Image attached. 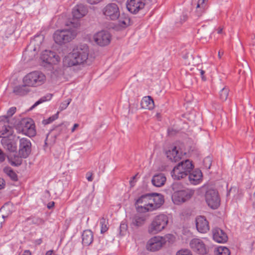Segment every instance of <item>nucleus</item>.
Masks as SVG:
<instances>
[{"instance_id": "nucleus-1", "label": "nucleus", "mask_w": 255, "mask_h": 255, "mask_svg": "<svg viewBox=\"0 0 255 255\" xmlns=\"http://www.w3.org/2000/svg\"><path fill=\"white\" fill-rule=\"evenodd\" d=\"M88 56V46L85 44L80 45L65 56L63 61V65L67 67L82 65L86 62Z\"/></svg>"}, {"instance_id": "nucleus-2", "label": "nucleus", "mask_w": 255, "mask_h": 255, "mask_svg": "<svg viewBox=\"0 0 255 255\" xmlns=\"http://www.w3.org/2000/svg\"><path fill=\"white\" fill-rule=\"evenodd\" d=\"M193 168L192 162L190 160H183L174 167L171 172V176L175 180H180L188 176Z\"/></svg>"}, {"instance_id": "nucleus-3", "label": "nucleus", "mask_w": 255, "mask_h": 255, "mask_svg": "<svg viewBox=\"0 0 255 255\" xmlns=\"http://www.w3.org/2000/svg\"><path fill=\"white\" fill-rule=\"evenodd\" d=\"M168 223V218L161 214L156 216L148 227V231L150 234H156L162 231Z\"/></svg>"}, {"instance_id": "nucleus-4", "label": "nucleus", "mask_w": 255, "mask_h": 255, "mask_svg": "<svg viewBox=\"0 0 255 255\" xmlns=\"http://www.w3.org/2000/svg\"><path fill=\"white\" fill-rule=\"evenodd\" d=\"M76 35L75 29L57 30L53 34V38L57 44L62 45L71 41Z\"/></svg>"}, {"instance_id": "nucleus-5", "label": "nucleus", "mask_w": 255, "mask_h": 255, "mask_svg": "<svg viewBox=\"0 0 255 255\" xmlns=\"http://www.w3.org/2000/svg\"><path fill=\"white\" fill-rule=\"evenodd\" d=\"M45 76L39 71L28 73L23 79V83L28 87H37L44 83Z\"/></svg>"}, {"instance_id": "nucleus-6", "label": "nucleus", "mask_w": 255, "mask_h": 255, "mask_svg": "<svg viewBox=\"0 0 255 255\" xmlns=\"http://www.w3.org/2000/svg\"><path fill=\"white\" fill-rule=\"evenodd\" d=\"M87 13V8L82 4H77L72 10V15L73 18L69 21V23H67L68 26H72L74 28H77L80 25L79 19L84 16Z\"/></svg>"}, {"instance_id": "nucleus-7", "label": "nucleus", "mask_w": 255, "mask_h": 255, "mask_svg": "<svg viewBox=\"0 0 255 255\" xmlns=\"http://www.w3.org/2000/svg\"><path fill=\"white\" fill-rule=\"evenodd\" d=\"M205 200L208 205L212 209H217L220 205L219 193L216 189H208L205 193Z\"/></svg>"}, {"instance_id": "nucleus-8", "label": "nucleus", "mask_w": 255, "mask_h": 255, "mask_svg": "<svg viewBox=\"0 0 255 255\" xmlns=\"http://www.w3.org/2000/svg\"><path fill=\"white\" fill-rule=\"evenodd\" d=\"M31 152L30 140L25 137L21 138L19 141L18 155L20 158H27Z\"/></svg>"}, {"instance_id": "nucleus-9", "label": "nucleus", "mask_w": 255, "mask_h": 255, "mask_svg": "<svg viewBox=\"0 0 255 255\" xmlns=\"http://www.w3.org/2000/svg\"><path fill=\"white\" fill-rule=\"evenodd\" d=\"M103 13L107 18L112 20H116L120 16L118 5L113 3L108 4L104 8Z\"/></svg>"}, {"instance_id": "nucleus-10", "label": "nucleus", "mask_w": 255, "mask_h": 255, "mask_svg": "<svg viewBox=\"0 0 255 255\" xmlns=\"http://www.w3.org/2000/svg\"><path fill=\"white\" fill-rule=\"evenodd\" d=\"M194 192L189 189H183L177 193H173L172 200L175 203H183L190 199L193 196Z\"/></svg>"}, {"instance_id": "nucleus-11", "label": "nucleus", "mask_w": 255, "mask_h": 255, "mask_svg": "<svg viewBox=\"0 0 255 255\" xmlns=\"http://www.w3.org/2000/svg\"><path fill=\"white\" fill-rule=\"evenodd\" d=\"M94 39L97 44L101 46H105L110 43L111 35L109 31L102 30L94 35Z\"/></svg>"}, {"instance_id": "nucleus-12", "label": "nucleus", "mask_w": 255, "mask_h": 255, "mask_svg": "<svg viewBox=\"0 0 255 255\" xmlns=\"http://www.w3.org/2000/svg\"><path fill=\"white\" fill-rule=\"evenodd\" d=\"M66 131L67 127L65 125L62 124L56 126L55 128L51 129L50 131L47 134V136L45 140L44 146H46L48 144L47 140L49 135H51V136L53 138L52 141L50 143L54 144L56 141V138L58 137H59L60 135L65 133Z\"/></svg>"}, {"instance_id": "nucleus-13", "label": "nucleus", "mask_w": 255, "mask_h": 255, "mask_svg": "<svg viewBox=\"0 0 255 255\" xmlns=\"http://www.w3.org/2000/svg\"><path fill=\"white\" fill-rule=\"evenodd\" d=\"M189 247L194 252L204 255L207 253L206 246L202 240L198 238H194L189 242Z\"/></svg>"}, {"instance_id": "nucleus-14", "label": "nucleus", "mask_w": 255, "mask_h": 255, "mask_svg": "<svg viewBox=\"0 0 255 255\" xmlns=\"http://www.w3.org/2000/svg\"><path fill=\"white\" fill-rule=\"evenodd\" d=\"M145 6L144 0H128L127 7L129 11L133 14L142 10Z\"/></svg>"}, {"instance_id": "nucleus-15", "label": "nucleus", "mask_w": 255, "mask_h": 255, "mask_svg": "<svg viewBox=\"0 0 255 255\" xmlns=\"http://www.w3.org/2000/svg\"><path fill=\"white\" fill-rule=\"evenodd\" d=\"M43 62L48 64H55L59 60V57L55 52L50 50L44 51L40 56Z\"/></svg>"}, {"instance_id": "nucleus-16", "label": "nucleus", "mask_w": 255, "mask_h": 255, "mask_svg": "<svg viewBox=\"0 0 255 255\" xmlns=\"http://www.w3.org/2000/svg\"><path fill=\"white\" fill-rule=\"evenodd\" d=\"M164 245L162 241V237L156 236L150 239L146 245L148 250L151 252H156L159 250Z\"/></svg>"}, {"instance_id": "nucleus-17", "label": "nucleus", "mask_w": 255, "mask_h": 255, "mask_svg": "<svg viewBox=\"0 0 255 255\" xmlns=\"http://www.w3.org/2000/svg\"><path fill=\"white\" fill-rule=\"evenodd\" d=\"M151 196L149 193L145 194L140 196L135 201V206L136 211L140 213H145L144 208H147L148 198Z\"/></svg>"}, {"instance_id": "nucleus-18", "label": "nucleus", "mask_w": 255, "mask_h": 255, "mask_svg": "<svg viewBox=\"0 0 255 255\" xmlns=\"http://www.w3.org/2000/svg\"><path fill=\"white\" fill-rule=\"evenodd\" d=\"M213 240L218 243H225L228 237L227 234L219 228H215L212 230Z\"/></svg>"}, {"instance_id": "nucleus-19", "label": "nucleus", "mask_w": 255, "mask_h": 255, "mask_svg": "<svg viewBox=\"0 0 255 255\" xmlns=\"http://www.w3.org/2000/svg\"><path fill=\"white\" fill-rule=\"evenodd\" d=\"M196 226L198 231L205 234L209 231V223L204 216H199L196 219Z\"/></svg>"}, {"instance_id": "nucleus-20", "label": "nucleus", "mask_w": 255, "mask_h": 255, "mask_svg": "<svg viewBox=\"0 0 255 255\" xmlns=\"http://www.w3.org/2000/svg\"><path fill=\"white\" fill-rule=\"evenodd\" d=\"M188 176L190 183L193 185L198 184L202 179V173L198 169H196L192 172H190Z\"/></svg>"}, {"instance_id": "nucleus-21", "label": "nucleus", "mask_w": 255, "mask_h": 255, "mask_svg": "<svg viewBox=\"0 0 255 255\" xmlns=\"http://www.w3.org/2000/svg\"><path fill=\"white\" fill-rule=\"evenodd\" d=\"M167 157L172 162H176L181 158L177 147L174 146L166 152Z\"/></svg>"}, {"instance_id": "nucleus-22", "label": "nucleus", "mask_w": 255, "mask_h": 255, "mask_svg": "<svg viewBox=\"0 0 255 255\" xmlns=\"http://www.w3.org/2000/svg\"><path fill=\"white\" fill-rule=\"evenodd\" d=\"M166 178L162 173L158 174L153 176L151 182L156 187H161L164 185Z\"/></svg>"}, {"instance_id": "nucleus-23", "label": "nucleus", "mask_w": 255, "mask_h": 255, "mask_svg": "<svg viewBox=\"0 0 255 255\" xmlns=\"http://www.w3.org/2000/svg\"><path fill=\"white\" fill-rule=\"evenodd\" d=\"M93 241V234L91 230H85L82 234V244L84 246H88Z\"/></svg>"}, {"instance_id": "nucleus-24", "label": "nucleus", "mask_w": 255, "mask_h": 255, "mask_svg": "<svg viewBox=\"0 0 255 255\" xmlns=\"http://www.w3.org/2000/svg\"><path fill=\"white\" fill-rule=\"evenodd\" d=\"M140 105L143 109L148 110H152L154 107V101L150 96L143 97Z\"/></svg>"}, {"instance_id": "nucleus-25", "label": "nucleus", "mask_w": 255, "mask_h": 255, "mask_svg": "<svg viewBox=\"0 0 255 255\" xmlns=\"http://www.w3.org/2000/svg\"><path fill=\"white\" fill-rule=\"evenodd\" d=\"M25 123V126L22 129L24 133L29 137H32L36 134V131L34 128V125L30 122L26 121Z\"/></svg>"}, {"instance_id": "nucleus-26", "label": "nucleus", "mask_w": 255, "mask_h": 255, "mask_svg": "<svg viewBox=\"0 0 255 255\" xmlns=\"http://www.w3.org/2000/svg\"><path fill=\"white\" fill-rule=\"evenodd\" d=\"M1 142L4 147L10 152H16L17 151V146L15 142L10 141L7 138H2Z\"/></svg>"}, {"instance_id": "nucleus-27", "label": "nucleus", "mask_w": 255, "mask_h": 255, "mask_svg": "<svg viewBox=\"0 0 255 255\" xmlns=\"http://www.w3.org/2000/svg\"><path fill=\"white\" fill-rule=\"evenodd\" d=\"M146 220L145 216L135 215L132 218V224L136 227H139L144 224Z\"/></svg>"}, {"instance_id": "nucleus-28", "label": "nucleus", "mask_w": 255, "mask_h": 255, "mask_svg": "<svg viewBox=\"0 0 255 255\" xmlns=\"http://www.w3.org/2000/svg\"><path fill=\"white\" fill-rule=\"evenodd\" d=\"M153 200H154V207L156 209L159 208L164 203V199L162 195L156 193H152Z\"/></svg>"}, {"instance_id": "nucleus-29", "label": "nucleus", "mask_w": 255, "mask_h": 255, "mask_svg": "<svg viewBox=\"0 0 255 255\" xmlns=\"http://www.w3.org/2000/svg\"><path fill=\"white\" fill-rule=\"evenodd\" d=\"M28 86L25 85L15 87L13 89V93L19 96H24L26 95L29 91L30 89Z\"/></svg>"}, {"instance_id": "nucleus-30", "label": "nucleus", "mask_w": 255, "mask_h": 255, "mask_svg": "<svg viewBox=\"0 0 255 255\" xmlns=\"http://www.w3.org/2000/svg\"><path fill=\"white\" fill-rule=\"evenodd\" d=\"M13 133V130L10 126H4L1 131H0V137L7 138V137L11 135Z\"/></svg>"}, {"instance_id": "nucleus-31", "label": "nucleus", "mask_w": 255, "mask_h": 255, "mask_svg": "<svg viewBox=\"0 0 255 255\" xmlns=\"http://www.w3.org/2000/svg\"><path fill=\"white\" fill-rule=\"evenodd\" d=\"M4 172L8 176L10 179L14 181H17L18 178L16 173L10 167H6L3 169Z\"/></svg>"}, {"instance_id": "nucleus-32", "label": "nucleus", "mask_w": 255, "mask_h": 255, "mask_svg": "<svg viewBox=\"0 0 255 255\" xmlns=\"http://www.w3.org/2000/svg\"><path fill=\"white\" fill-rule=\"evenodd\" d=\"M150 195V197L148 198V201L147 208H144V211L149 212L156 210L155 207H154V200H153V195L152 193H149Z\"/></svg>"}, {"instance_id": "nucleus-33", "label": "nucleus", "mask_w": 255, "mask_h": 255, "mask_svg": "<svg viewBox=\"0 0 255 255\" xmlns=\"http://www.w3.org/2000/svg\"><path fill=\"white\" fill-rule=\"evenodd\" d=\"M119 25L122 27H126L130 24V19L127 16L120 17L119 20Z\"/></svg>"}, {"instance_id": "nucleus-34", "label": "nucleus", "mask_w": 255, "mask_h": 255, "mask_svg": "<svg viewBox=\"0 0 255 255\" xmlns=\"http://www.w3.org/2000/svg\"><path fill=\"white\" fill-rule=\"evenodd\" d=\"M108 224V220H106L105 218L102 217L100 219L101 233L102 234H103L108 231L109 229Z\"/></svg>"}, {"instance_id": "nucleus-35", "label": "nucleus", "mask_w": 255, "mask_h": 255, "mask_svg": "<svg viewBox=\"0 0 255 255\" xmlns=\"http://www.w3.org/2000/svg\"><path fill=\"white\" fill-rule=\"evenodd\" d=\"M229 90L228 88L224 87L220 92V98L221 100L225 101L227 99Z\"/></svg>"}, {"instance_id": "nucleus-36", "label": "nucleus", "mask_w": 255, "mask_h": 255, "mask_svg": "<svg viewBox=\"0 0 255 255\" xmlns=\"http://www.w3.org/2000/svg\"><path fill=\"white\" fill-rule=\"evenodd\" d=\"M230 254L229 249L225 247H220L217 249V255H230Z\"/></svg>"}, {"instance_id": "nucleus-37", "label": "nucleus", "mask_w": 255, "mask_h": 255, "mask_svg": "<svg viewBox=\"0 0 255 255\" xmlns=\"http://www.w3.org/2000/svg\"><path fill=\"white\" fill-rule=\"evenodd\" d=\"M52 97V94H48L46 95V96H44L40 98L38 101H37L35 103V104L31 107L30 109H32L34 108H35L36 106L38 105L39 104L45 102L46 101L49 100L51 99V98Z\"/></svg>"}, {"instance_id": "nucleus-38", "label": "nucleus", "mask_w": 255, "mask_h": 255, "mask_svg": "<svg viewBox=\"0 0 255 255\" xmlns=\"http://www.w3.org/2000/svg\"><path fill=\"white\" fill-rule=\"evenodd\" d=\"M175 240V237L172 234H167L164 237H162V241L164 245L166 242L173 243Z\"/></svg>"}, {"instance_id": "nucleus-39", "label": "nucleus", "mask_w": 255, "mask_h": 255, "mask_svg": "<svg viewBox=\"0 0 255 255\" xmlns=\"http://www.w3.org/2000/svg\"><path fill=\"white\" fill-rule=\"evenodd\" d=\"M171 188L172 189V190L174 192V193H177L183 189L182 185L178 182L173 183L172 184Z\"/></svg>"}, {"instance_id": "nucleus-40", "label": "nucleus", "mask_w": 255, "mask_h": 255, "mask_svg": "<svg viewBox=\"0 0 255 255\" xmlns=\"http://www.w3.org/2000/svg\"><path fill=\"white\" fill-rule=\"evenodd\" d=\"M58 112L57 114L53 115L52 116L49 117L47 119L43 120L42 121V124L46 125L51 123L52 122L56 120L58 117Z\"/></svg>"}, {"instance_id": "nucleus-41", "label": "nucleus", "mask_w": 255, "mask_h": 255, "mask_svg": "<svg viewBox=\"0 0 255 255\" xmlns=\"http://www.w3.org/2000/svg\"><path fill=\"white\" fill-rule=\"evenodd\" d=\"M10 164L14 166H18L22 163V160L19 159L18 157L15 156L13 160L12 159H9Z\"/></svg>"}, {"instance_id": "nucleus-42", "label": "nucleus", "mask_w": 255, "mask_h": 255, "mask_svg": "<svg viewBox=\"0 0 255 255\" xmlns=\"http://www.w3.org/2000/svg\"><path fill=\"white\" fill-rule=\"evenodd\" d=\"M16 108L15 107H12L9 108L7 111L6 115L4 116L3 117L5 119H7L12 117L16 112Z\"/></svg>"}, {"instance_id": "nucleus-43", "label": "nucleus", "mask_w": 255, "mask_h": 255, "mask_svg": "<svg viewBox=\"0 0 255 255\" xmlns=\"http://www.w3.org/2000/svg\"><path fill=\"white\" fill-rule=\"evenodd\" d=\"M128 229V225L125 223L122 222L120 226V233L124 235Z\"/></svg>"}, {"instance_id": "nucleus-44", "label": "nucleus", "mask_w": 255, "mask_h": 255, "mask_svg": "<svg viewBox=\"0 0 255 255\" xmlns=\"http://www.w3.org/2000/svg\"><path fill=\"white\" fill-rule=\"evenodd\" d=\"M71 101V99H68L67 100L62 102L59 107V109L61 111L64 110L67 108L68 106L69 105Z\"/></svg>"}, {"instance_id": "nucleus-45", "label": "nucleus", "mask_w": 255, "mask_h": 255, "mask_svg": "<svg viewBox=\"0 0 255 255\" xmlns=\"http://www.w3.org/2000/svg\"><path fill=\"white\" fill-rule=\"evenodd\" d=\"M176 255H192V254L188 249H181L176 253Z\"/></svg>"}, {"instance_id": "nucleus-46", "label": "nucleus", "mask_w": 255, "mask_h": 255, "mask_svg": "<svg viewBox=\"0 0 255 255\" xmlns=\"http://www.w3.org/2000/svg\"><path fill=\"white\" fill-rule=\"evenodd\" d=\"M204 165L205 167L207 169L210 168V167L211 166V160L210 157H206L203 161Z\"/></svg>"}, {"instance_id": "nucleus-47", "label": "nucleus", "mask_w": 255, "mask_h": 255, "mask_svg": "<svg viewBox=\"0 0 255 255\" xmlns=\"http://www.w3.org/2000/svg\"><path fill=\"white\" fill-rule=\"evenodd\" d=\"M207 0H198V3L197 5V8H201L205 9V2Z\"/></svg>"}, {"instance_id": "nucleus-48", "label": "nucleus", "mask_w": 255, "mask_h": 255, "mask_svg": "<svg viewBox=\"0 0 255 255\" xmlns=\"http://www.w3.org/2000/svg\"><path fill=\"white\" fill-rule=\"evenodd\" d=\"M93 174L91 172H88L86 173V178L88 180V181H93V177H92Z\"/></svg>"}, {"instance_id": "nucleus-49", "label": "nucleus", "mask_w": 255, "mask_h": 255, "mask_svg": "<svg viewBox=\"0 0 255 255\" xmlns=\"http://www.w3.org/2000/svg\"><path fill=\"white\" fill-rule=\"evenodd\" d=\"M103 0H87L88 3L91 4H95L99 3Z\"/></svg>"}, {"instance_id": "nucleus-50", "label": "nucleus", "mask_w": 255, "mask_h": 255, "mask_svg": "<svg viewBox=\"0 0 255 255\" xmlns=\"http://www.w3.org/2000/svg\"><path fill=\"white\" fill-rule=\"evenodd\" d=\"M5 160V155L2 152L1 150L0 149V162L4 161Z\"/></svg>"}, {"instance_id": "nucleus-51", "label": "nucleus", "mask_w": 255, "mask_h": 255, "mask_svg": "<svg viewBox=\"0 0 255 255\" xmlns=\"http://www.w3.org/2000/svg\"><path fill=\"white\" fill-rule=\"evenodd\" d=\"M199 71L202 80L203 81H205L206 80V78L204 76L205 71L202 69L199 70Z\"/></svg>"}, {"instance_id": "nucleus-52", "label": "nucleus", "mask_w": 255, "mask_h": 255, "mask_svg": "<svg viewBox=\"0 0 255 255\" xmlns=\"http://www.w3.org/2000/svg\"><path fill=\"white\" fill-rule=\"evenodd\" d=\"M54 205H55L54 202L52 201V202H49L47 204V207L48 209H52L54 206Z\"/></svg>"}, {"instance_id": "nucleus-53", "label": "nucleus", "mask_w": 255, "mask_h": 255, "mask_svg": "<svg viewBox=\"0 0 255 255\" xmlns=\"http://www.w3.org/2000/svg\"><path fill=\"white\" fill-rule=\"evenodd\" d=\"M4 186V181L3 179L0 178V190L3 188Z\"/></svg>"}, {"instance_id": "nucleus-54", "label": "nucleus", "mask_w": 255, "mask_h": 255, "mask_svg": "<svg viewBox=\"0 0 255 255\" xmlns=\"http://www.w3.org/2000/svg\"><path fill=\"white\" fill-rule=\"evenodd\" d=\"M79 126V124H75L74 125V126H73V127L71 129V131H72V132H73L75 130L76 128H78Z\"/></svg>"}, {"instance_id": "nucleus-55", "label": "nucleus", "mask_w": 255, "mask_h": 255, "mask_svg": "<svg viewBox=\"0 0 255 255\" xmlns=\"http://www.w3.org/2000/svg\"><path fill=\"white\" fill-rule=\"evenodd\" d=\"M224 52L222 50H220L218 52V57L220 59L222 57V56L223 55Z\"/></svg>"}, {"instance_id": "nucleus-56", "label": "nucleus", "mask_w": 255, "mask_h": 255, "mask_svg": "<svg viewBox=\"0 0 255 255\" xmlns=\"http://www.w3.org/2000/svg\"><path fill=\"white\" fill-rule=\"evenodd\" d=\"M136 176L137 175H135V176H133L132 178V180L130 181V184L131 186H133L134 182L133 181V180L135 178Z\"/></svg>"}, {"instance_id": "nucleus-57", "label": "nucleus", "mask_w": 255, "mask_h": 255, "mask_svg": "<svg viewBox=\"0 0 255 255\" xmlns=\"http://www.w3.org/2000/svg\"><path fill=\"white\" fill-rule=\"evenodd\" d=\"M223 32V28L222 27H219L218 29H217V33L218 34H221Z\"/></svg>"}, {"instance_id": "nucleus-58", "label": "nucleus", "mask_w": 255, "mask_h": 255, "mask_svg": "<svg viewBox=\"0 0 255 255\" xmlns=\"http://www.w3.org/2000/svg\"><path fill=\"white\" fill-rule=\"evenodd\" d=\"M53 253L52 251H49L46 253V255H52Z\"/></svg>"}, {"instance_id": "nucleus-59", "label": "nucleus", "mask_w": 255, "mask_h": 255, "mask_svg": "<svg viewBox=\"0 0 255 255\" xmlns=\"http://www.w3.org/2000/svg\"><path fill=\"white\" fill-rule=\"evenodd\" d=\"M253 198H254L253 206L255 208V193L254 194Z\"/></svg>"}, {"instance_id": "nucleus-60", "label": "nucleus", "mask_w": 255, "mask_h": 255, "mask_svg": "<svg viewBox=\"0 0 255 255\" xmlns=\"http://www.w3.org/2000/svg\"><path fill=\"white\" fill-rule=\"evenodd\" d=\"M28 54V50H25V51L23 53V56L26 57L27 55Z\"/></svg>"}, {"instance_id": "nucleus-61", "label": "nucleus", "mask_w": 255, "mask_h": 255, "mask_svg": "<svg viewBox=\"0 0 255 255\" xmlns=\"http://www.w3.org/2000/svg\"><path fill=\"white\" fill-rule=\"evenodd\" d=\"M45 192V193L47 194L48 196H50V192L48 190H46Z\"/></svg>"}, {"instance_id": "nucleus-62", "label": "nucleus", "mask_w": 255, "mask_h": 255, "mask_svg": "<svg viewBox=\"0 0 255 255\" xmlns=\"http://www.w3.org/2000/svg\"><path fill=\"white\" fill-rule=\"evenodd\" d=\"M38 37H39V36H35V37H34V39H33V41H35V40H36V39L37 38H38Z\"/></svg>"}, {"instance_id": "nucleus-63", "label": "nucleus", "mask_w": 255, "mask_h": 255, "mask_svg": "<svg viewBox=\"0 0 255 255\" xmlns=\"http://www.w3.org/2000/svg\"><path fill=\"white\" fill-rule=\"evenodd\" d=\"M171 130L172 131V129H168V132L169 134H170V132H171Z\"/></svg>"}, {"instance_id": "nucleus-64", "label": "nucleus", "mask_w": 255, "mask_h": 255, "mask_svg": "<svg viewBox=\"0 0 255 255\" xmlns=\"http://www.w3.org/2000/svg\"><path fill=\"white\" fill-rule=\"evenodd\" d=\"M183 17L184 18V20H185L187 18V17L185 15H183Z\"/></svg>"}]
</instances>
